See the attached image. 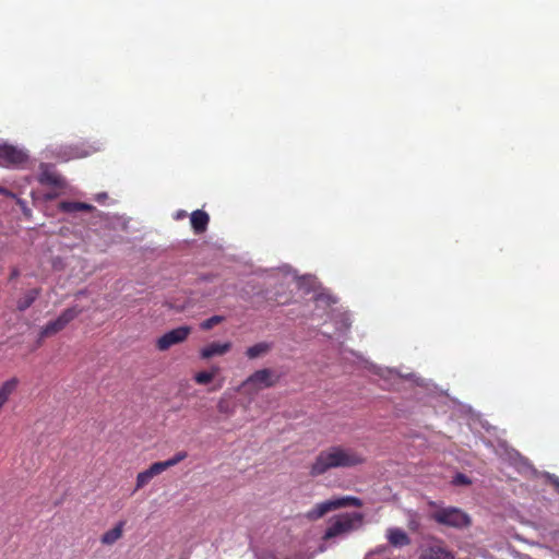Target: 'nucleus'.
I'll use <instances>...</instances> for the list:
<instances>
[{"instance_id":"obj_11","label":"nucleus","mask_w":559,"mask_h":559,"mask_svg":"<svg viewBox=\"0 0 559 559\" xmlns=\"http://www.w3.org/2000/svg\"><path fill=\"white\" fill-rule=\"evenodd\" d=\"M190 222L194 234L200 235L207 229L210 216L203 210H195L190 215Z\"/></svg>"},{"instance_id":"obj_19","label":"nucleus","mask_w":559,"mask_h":559,"mask_svg":"<svg viewBox=\"0 0 559 559\" xmlns=\"http://www.w3.org/2000/svg\"><path fill=\"white\" fill-rule=\"evenodd\" d=\"M271 349V345L266 342H261L258 344H254L253 346H250L246 350V355L249 359H255L260 356L265 355Z\"/></svg>"},{"instance_id":"obj_17","label":"nucleus","mask_w":559,"mask_h":559,"mask_svg":"<svg viewBox=\"0 0 559 559\" xmlns=\"http://www.w3.org/2000/svg\"><path fill=\"white\" fill-rule=\"evenodd\" d=\"M40 295L39 288L29 289L21 299L17 300L16 308L19 311H25Z\"/></svg>"},{"instance_id":"obj_24","label":"nucleus","mask_w":559,"mask_h":559,"mask_svg":"<svg viewBox=\"0 0 559 559\" xmlns=\"http://www.w3.org/2000/svg\"><path fill=\"white\" fill-rule=\"evenodd\" d=\"M185 216H186V212L185 211H180L177 214V218H181V217H185Z\"/></svg>"},{"instance_id":"obj_12","label":"nucleus","mask_w":559,"mask_h":559,"mask_svg":"<svg viewBox=\"0 0 559 559\" xmlns=\"http://www.w3.org/2000/svg\"><path fill=\"white\" fill-rule=\"evenodd\" d=\"M386 538L394 547H403L411 544V538L405 531L399 527H392L386 531Z\"/></svg>"},{"instance_id":"obj_13","label":"nucleus","mask_w":559,"mask_h":559,"mask_svg":"<svg viewBox=\"0 0 559 559\" xmlns=\"http://www.w3.org/2000/svg\"><path fill=\"white\" fill-rule=\"evenodd\" d=\"M124 525L126 521H119L111 530L102 535L100 543L105 546L114 545L122 537Z\"/></svg>"},{"instance_id":"obj_10","label":"nucleus","mask_w":559,"mask_h":559,"mask_svg":"<svg viewBox=\"0 0 559 559\" xmlns=\"http://www.w3.org/2000/svg\"><path fill=\"white\" fill-rule=\"evenodd\" d=\"M231 348V344L229 342L226 343H217L213 342L205 347H203L200 352V356L202 359H210L214 356H223L228 353Z\"/></svg>"},{"instance_id":"obj_21","label":"nucleus","mask_w":559,"mask_h":559,"mask_svg":"<svg viewBox=\"0 0 559 559\" xmlns=\"http://www.w3.org/2000/svg\"><path fill=\"white\" fill-rule=\"evenodd\" d=\"M217 411L225 415H231L234 413V408L229 405L228 401L224 397H221L217 403Z\"/></svg>"},{"instance_id":"obj_5","label":"nucleus","mask_w":559,"mask_h":559,"mask_svg":"<svg viewBox=\"0 0 559 559\" xmlns=\"http://www.w3.org/2000/svg\"><path fill=\"white\" fill-rule=\"evenodd\" d=\"M188 456L186 451L177 452L173 457L153 463L147 469L140 472L136 476L135 490L145 487L155 476L177 465Z\"/></svg>"},{"instance_id":"obj_16","label":"nucleus","mask_w":559,"mask_h":559,"mask_svg":"<svg viewBox=\"0 0 559 559\" xmlns=\"http://www.w3.org/2000/svg\"><path fill=\"white\" fill-rule=\"evenodd\" d=\"M39 181L43 185H49L56 188H63L64 179L57 173L45 170L40 174Z\"/></svg>"},{"instance_id":"obj_15","label":"nucleus","mask_w":559,"mask_h":559,"mask_svg":"<svg viewBox=\"0 0 559 559\" xmlns=\"http://www.w3.org/2000/svg\"><path fill=\"white\" fill-rule=\"evenodd\" d=\"M59 210L64 213H74V212H92L95 210V206L84 202L78 201H62L59 203Z\"/></svg>"},{"instance_id":"obj_26","label":"nucleus","mask_w":559,"mask_h":559,"mask_svg":"<svg viewBox=\"0 0 559 559\" xmlns=\"http://www.w3.org/2000/svg\"><path fill=\"white\" fill-rule=\"evenodd\" d=\"M219 388H222V384H221V383L217 385V388H214V389H213V391H214V390H217V389H219Z\"/></svg>"},{"instance_id":"obj_3","label":"nucleus","mask_w":559,"mask_h":559,"mask_svg":"<svg viewBox=\"0 0 559 559\" xmlns=\"http://www.w3.org/2000/svg\"><path fill=\"white\" fill-rule=\"evenodd\" d=\"M355 507L361 508L362 501L361 499L354 496H344L333 498L320 503H317L311 510L306 513V518L310 521H317L323 518L326 513L338 510L342 508Z\"/></svg>"},{"instance_id":"obj_18","label":"nucleus","mask_w":559,"mask_h":559,"mask_svg":"<svg viewBox=\"0 0 559 559\" xmlns=\"http://www.w3.org/2000/svg\"><path fill=\"white\" fill-rule=\"evenodd\" d=\"M219 372V367L213 366L207 371L197 372L193 377L194 381L200 385L209 384L213 381L215 376Z\"/></svg>"},{"instance_id":"obj_6","label":"nucleus","mask_w":559,"mask_h":559,"mask_svg":"<svg viewBox=\"0 0 559 559\" xmlns=\"http://www.w3.org/2000/svg\"><path fill=\"white\" fill-rule=\"evenodd\" d=\"M431 518L438 524L454 528H464L471 524L469 515L454 507L440 508L432 513Z\"/></svg>"},{"instance_id":"obj_8","label":"nucleus","mask_w":559,"mask_h":559,"mask_svg":"<svg viewBox=\"0 0 559 559\" xmlns=\"http://www.w3.org/2000/svg\"><path fill=\"white\" fill-rule=\"evenodd\" d=\"M191 333V328L187 325H182L176 329H173L156 341V347L160 352H165L169 349L171 346L183 343Z\"/></svg>"},{"instance_id":"obj_1","label":"nucleus","mask_w":559,"mask_h":559,"mask_svg":"<svg viewBox=\"0 0 559 559\" xmlns=\"http://www.w3.org/2000/svg\"><path fill=\"white\" fill-rule=\"evenodd\" d=\"M365 463L362 454L352 448L332 445L322 450L309 467V474L318 477L332 468H350Z\"/></svg>"},{"instance_id":"obj_4","label":"nucleus","mask_w":559,"mask_h":559,"mask_svg":"<svg viewBox=\"0 0 559 559\" xmlns=\"http://www.w3.org/2000/svg\"><path fill=\"white\" fill-rule=\"evenodd\" d=\"M280 380V376L272 369L263 368L250 374L239 386L248 394H255L259 391L274 386Z\"/></svg>"},{"instance_id":"obj_7","label":"nucleus","mask_w":559,"mask_h":559,"mask_svg":"<svg viewBox=\"0 0 559 559\" xmlns=\"http://www.w3.org/2000/svg\"><path fill=\"white\" fill-rule=\"evenodd\" d=\"M82 311L83 310L78 306H73L63 310L56 320L48 322L40 330L39 341L62 331L71 321H73L80 313H82ZM38 343L40 344V342Z\"/></svg>"},{"instance_id":"obj_20","label":"nucleus","mask_w":559,"mask_h":559,"mask_svg":"<svg viewBox=\"0 0 559 559\" xmlns=\"http://www.w3.org/2000/svg\"><path fill=\"white\" fill-rule=\"evenodd\" d=\"M224 317L223 316H213L206 320H204L201 324H200V328L204 331H209L211 329H213L215 325L222 323L224 321Z\"/></svg>"},{"instance_id":"obj_25","label":"nucleus","mask_w":559,"mask_h":559,"mask_svg":"<svg viewBox=\"0 0 559 559\" xmlns=\"http://www.w3.org/2000/svg\"><path fill=\"white\" fill-rule=\"evenodd\" d=\"M15 276H17V272H16V271H13V273H12L11 277H15Z\"/></svg>"},{"instance_id":"obj_2","label":"nucleus","mask_w":559,"mask_h":559,"mask_svg":"<svg viewBox=\"0 0 559 559\" xmlns=\"http://www.w3.org/2000/svg\"><path fill=\"white\" fill-rule=\"evenodd\" d=\"M364 514L360 512H345L332 516L322 536L328 542L337 537H344L362 526Z\"/></svg>"},{"instance_id":"obj_9","label":"nucleus","mask_w":559,"mask_h":559,"mask_svg":"<svg viewBox=\"0 0 559 559\" xmlns=\"http://www.w3.org/2000/svg\"><path fill=\"white\" fill-rule=\"evenodd\" d=\"M24 152L10 144L0 145V159L8 164L20 165L26 160Z\"/></svg>"},{"instance_id":"obj_14","label":"nucleus","mask_w":559,"mask_h":559,"mask_svg":"<svg viewBox=\"0 0 559 559\" xmlns=\"http://www.w3.org/2000/svg\"><path fill=\"white\" fill-rule=\"evenodd\" d=\"M419 559H454V557L441 546H430L423 550Z\"/></svg>"},{"instance_id":"obj_23","label":"nucleus","mask_w":559,"mask_h":559,"mask_svg":"<svg viewBox=\"0 0 559 559\" xmlns=\"http://www.w3.org/2000/svg\"><path fill=\"white\" fill-rule=\"evenodd\" d=\"M459 479L463 483V484H467L469 483L466 477L464 475H459Z\"/></svg>"},{"instance_id":"obj_22","label":"nucleus","mask_w":559,"mask_h":559,"mask_svg":"<svg viewBox=\"0 0 559 559\" xmlns=\"http://www.w3.org/2000/svg\"><path fill=\"white\" fill-rule=\"evenodd\" d=\"M108 199V194L106 192H100L95 194L94 200L98 203H104Z\"/></svg>"}]
</instances>
